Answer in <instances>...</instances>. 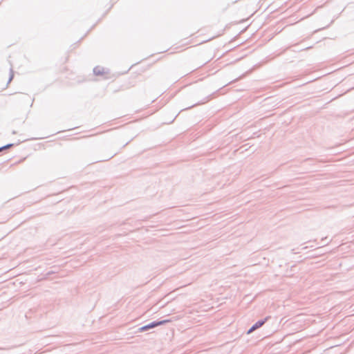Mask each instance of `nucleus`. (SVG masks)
<instances>
[{"instance_id": "obj_2", "label": "nucleus", "mask_w": 354, "mask_h": 354, "mask_svg": "<svg viewBox=\"0 0 354 354\" xmlns=\"http://www.w3.org/2000/svg\"><path fill=\"white\" fill-rule=\"evenodd\" d=\"M264 323L265 321H259L249 330L248 333H251L257 328L261 327Z\"/></svg>"}, {"instance_id": "obj_1", "label": "nucleus", "mask_w": 354, "mask_h": 354, "mask_svg": "<svg viewBox=\"0 0 354 354\" xmlns=\"http://www.w3.org/2000/svg\"><path fill=\"white\" fill-rule=\"evenodd\" d=\"M167 321V320H164V321H161V322H153L152 324H150L149 325H146L145 326H142L140 330L142 331L143 330H148L149 328H152L153 327H156V326H160L164 323H166Z\"/></svg>"}, {"instance_id": "obj_3", "label": "nucleus", "mask_w": 354, "mask_h": 354, "mask_svg": "<svg viewBox=\"0 0 354 354\" xmlns=\"http://www.w3.org/2000/svg\"><path fill=\"white\" fill-rule=\"evenodd\" d=\"M10 146H11V145H7V146H5V147H3L0 148V151H1L2 149H7V148L10 147Z\"/></svg>"}]
</instances>
